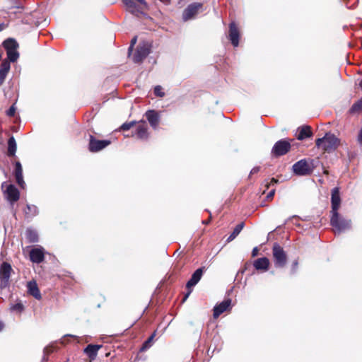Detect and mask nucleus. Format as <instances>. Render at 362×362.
Listing matches in <instances>:
<instances>
[{
	"mask_svg": "<svg viewBox=\"0 0 362 362\" xmlns=\"http://www.w3.org/2000/svg\"><path fill=\"white\" fill-rule=\"evenodd\" d=\"M10 309H11V311H16V312H18V313H21L23 310V309H24V306H23V305L21 302H19V303H16L14 305H12L11 306Z\"/></svg>",
	"mask_w": 362,
	"mask_h": 362,
	"instance_id": "nucleus-33",
	"label": "nucleus"
},
{
	"mask_svg": "<svg viewBox=\"0 0 362 362\" xmlns=\"http://www.w3.org/2000/svg\"><path fill=\"white\" fill-rule=\"evenodd\" d=\"M315 168L313 159H301L293 164L292 169L293 173L299 176H305L311 174Z\"/></svg>",
	"mask_w": 362,
	"mask_h": 362,
	"instance_id": "nucleus-2",
	"label": "nucleus"
},
{
	"mask_svg": "<svg viewBox=\"0 0 362 362\" xmlns=\"http://www.w3.org/2000/svg\"><path fill=\"white\" fill-rule=\"evenodd\" d=\"M54 351V348L52 346H47L44 349V356L43 361H47L48 359L47 356L50 353Z\"/></svg>",
	"mask_w": 362,
	"mask_h": 362,
	"instance_id": "nucleus-34",
	"label": "nucleus"
},
{
	"mask_svg": "<svg viewBox=\"0 0 362 362\" xmlns=\"http://www.w3.org/2000/svg\"><path fill=\"white\" fill-rule=\"evenodd\" d=\"M358 142L362 144V129H361L358 136Z\"/></svg>",
	"mask_w": 362,
	"mask_h": 362,
	"instance_id": "nucleus-44",
	"label": "nucleus"
},
{
	"mask_svg": "<svg viewBox=\"0 0 362 362\" xmlns=\"http://www.w3.org/2000/svg\"><path fill=\"white\" fill-rule=\"evenodd\" d=\"M154 93L156 95L159 96V97H163L165 95L164 92L162 90L161 86H157L155 87Z\"/></svg>",
	"mask_w": 362,
	"mask_h": 362,
	"instance_id": "nucleus-38",
	"label": "nucleus"
},
{
	"mask_svg": "<svg viewBox=\"0 0 362 362\" xmlns=\"http://www.w3.org/2000/svg\"><path fill=\"white\" fill-rule=\"evenodd\" d=\"M38 213V210L36 206L35 205H27L26 209L25 210V214L27 217H33L35 216Z\"/></svg>",
	"mask_w": 362,
	"mask_h": 362,
	"instance_id": "nucleus-29",
	"label": "nucleus"
},
{
	"mask_svg": "<svg viewBox=\"0 0 362 362\" xmlns=\"http://www.w3.org/2000/svg\"><path fill=\"white\" fill-rule=\"evenodd\" d=\"M6 197L7 199L11 203L16 202L18 200L19 192L18 189L13 185H9L7 186Z\"/></svg>",
	"mask_w": 362,
	"mask_h": 362,
	"instance_id": "nucleus-16",
	"label": "nucleus"
},
{
	"mask_svg": "<svg viewBox=\"0 0 362 362\" xmlns=\"http://www.w3.org/2000/svg\"><path fill=\"white\" fill-rule=\"evenodd\" d=\"M202 11L203 4L202 3L194 2L190 4L182 13V20L185 22L192 20Z\"/></svg>",
	"mask_w": 362,
	"mask_h": 362,
	"instance_id": "nucleus-4",
	"label": "nucleus"
},
{
	"mask_svg": "<svg viewBox=\"0 0 362 362\" xmlns=\"http://www.w3.org/2000/svg\"><path fill=\"white\" fill-rule=\"evenodd\" d=\"M151 45L147 42L140 44L133 57V60L136 63L142 62L150 53Z\"/></svg>",
	"mask_w": 362,
	"mask_h": 362,
	"instance_id": "nucleus-7",
	"label": "nucleus"
},
{
	"mask_svg": "<svg viewBox=\"0 0 362 362\" xmlns=\"http://www.w3.org/2000/svg\"><path fill=\"white\" fill-rule=\"evenodd\" d=\"M330 223L334 228L335 233L344 232L351 227V221L340 216L338 212L336 217L334 214H332Z\"/></svg>",
	"mask_w": 362,
	"mask_h": 362,
	"instance_id": "nucleus-3",
	"label": "nucleus"
},
{
	"mask_svg": "<svg viewBox=\"0 0 362 362\" xmlns=\"http://www.w3.org/2000/svg\"><path fill=\"white\" fill-rule=\"evenodd\" d=\"M16 142L13 136L9 138L8 141V154L13 156L16 152Z\"/></svg>",
	"mask_w": 362,
	"mask_h": 362,
	"instance_id": "nucleus-26",
	"label": "nucleus"
},
{
	"mask_svg": "<svg viewBox=\"0 0 362 362\" xmlns=\"http://www.w3.org/2000/svg\"><path fill=\"white\" fill-rule=\"evenodd\" d=\"M110 144L109 140H97L93 136H90L89 150L91 152H98L105 148Z\"/></svg>",
	"mask_w": 362,
	"mask_h": 362,
	"instance_id": "nucleus-10",
	"label": "nucleus"
},
{
	"mask_svg": "<svg viewBox=\"0 0 362 362\" xmlns=\"http://www.w3.org/2000/svg\"><path fill=\"white\" fill-rule=\"evenodd\" d=\"M273 257L275 265L278 267H283L286 262V255L283 248L278 244H274L272 248Z\"/></svg>",
	"mask_w": 362,
	"mask_h": 362,
	"instance_id": "nucleus-6",
	"label": "nucleus"
},
{
	"mask_svg": "<svg viewBox=\"0 0 362 362\" xmlns=\"http://www.w3.org/2000/svg\"><path fill=\"white\" fill-rule=\"evenodd\" d=\"M134 124L135 122H126L124 123L120 128L124 131H127L131 129Z\"/></svg>",
	"mask_w": 362,
	"mask_h": 362,
	"instance_id": "nucleus-36",
	"label": "nucleus"
},
{
	"mask_svg": "<svg viewBox=\"0 0 362 362\" xmlns=\"http://www.w3.org/2000/svg\"><path fill=\"white\" fill-rule=\"evenodd\" d=\"M25 235L27 239L30 243H35L38 240V235L37 233L31 228H28L25 231Z\"/></svg>",
	"mask_w": 362,
	"mask_h": 362,
	"instance_id": "nucleus-27",
	"label": "nucleus"
},
{
	"mask_svg": "<svg viewBox=\"0 0 362 362\" xmlns=\"http://www.w3.org/2000/svg\"><path fill=\"white\" fill-rule=\"evenodd\" d=\"M136 41H137L136 37H134V38L132 39L130 46L129 47V54L131 52H132L133 47H134V45L136 43Z\"/></svg>",
	"mask_w": 362,
	"mask_h": 362,
	"instance_id": "nucleus-40",
	"label": "nucleus"
},
{
	"mask_svg": "<svg viewBox=\"0 0 362 362\" xmlns=\"http://www.w3.org/2000/svg\"><path fill=\"white\" fill-rule=\"evenodd\" d=\"M156 335V333L153 332L149 337L148 339L144 343L142 347H141V350L144 351V350H146L148 348L151 347V343H152V341Z\"/></svg>",
	"mask_w": 362,
	"mask_h": 362,
	"instance_id": "nucleus-32",
	"label": "nucleus"
},
{
	"mask_svg": "<svg viewBox=\"0 0 362 362\" xmlns=\"http://www.w3.org/2000/svg\"><path fill=\"white\" fill-rule=\"evenodd\" d=\"M135 134L139 139L144 140L148 139V134L147 132V124L145 122H142L138 125Z\"/></svg>",
	"mask_w": 362,
	"mask_h": 362,
	"instance_id": "nucleus-20",
	"label": "nucleus"
},
{
	"mask_svg": "<svg viewBox=\"0 0 362 362\" xmlns=\"http://www.w3.org/2000/svg\"><path fill=\"white\" fill-rule=\"evenodd\" d=\"M359 86L360 87L362 88V80L361 81V82L359 83Z\"/></svg>",
	"mask_w": 362,
	"mask_h": 362,
	"instance_id": "nucleus-49",
	"label": "nucleus"
},
{
	"mask_svg": "<svg viewBox=\"0 0 362 362\" xmlns=\"http://www.w3.org/2000/svg\"><path fill=\"white\" fill-rule=\"evenodd\" d=\"M243 226H244L243 223H240L238 224L235 226V228H234L232 233L228 238V239H227L228 242L232 241L233 239H235L236 238V236L240 233V231L243 228Z\"/></svg>",
	"mask_w": 362,
	"mask_h": 362,
	"instance_id": "nucleus-28",
	"label": "nucleus"
},
{
	"mask_svg": "<svg viewBox=\"0 0 362 362\" xmlns=\"http://www.w3.org/2000/svg\"><path fill=\"white\" fill-rule=\"evenodd\" d=\"M354 1L355 3L357 1V0H354Z\"/></svg>",
	"mask_w": 362,
	"mask_h": 362,
	"instance_id": "nucleus-51",
	"label": "nucleus"
},
{
	"mask_svg": "<svg viewBox=\"0 0 362 362\" xmlns=\"http://www.w3.org/2000/svg\"><path fill=\"white\" fill-rule=\"evenodd\" d=\"M298 265V262H293V267L296 268Z\"/></svg>",
	"mask_w": 362,
	"mask_h": 362,
	"instance_id": "nucleus-47",
	"label": "nucleus"
},
{
	"mask_svg": "<svg viewBox=\"0 0 362 362\" xmlns=\"http://www.w3.org/2000/svg\"><path fill=\"white\" fill-rule=\"evenodd\" d=\"M346 6L349 8L353 7V5H349L348 3H346Z\"/></svg>",
	"mask_w": 362,
	"mask_h": 362,
	"instance_id": "nucleus-48",
	"label": "nucleus"
},
{
	"mask_svg": "<svg viewBox=\"0 0 362 362\" xmlns=\"http://www.w3.org/2000/svg\"><path fill=\"white\" fill-rule=\"evenodd\" d=\"M331 204H332V210L331 214H334L335 217L337 216V213L341 205V197L339 193V189L338 187H334L332 190L331 194Z\"/></svg>",
	"mask_w": 362,
	"mask_h": 362,
	"instance_id": "nucleus-9",
	"label": "nucleus"
},
{
	"mask_svg": "<svg viewBox=\"0 0 362 362\" xmlns=\"http://www.w3.org/2000/svg\"><path fill=\"white\" fill-rule=\"evenodd\" d=\"M146 117L150 124V125L153 128L156 129L158 126L160 121V116L158 113L155 110H148L146 112Z\"/></svg>",
	"mask_w": 362,
	"mask_h": 362,
	"instance_id": "nucleus-15",
	"label": "nucleus"
},
{
	"mask_svg": "<svg viewBox=\"0 0 362 362\" xmlns=\"http://www.w3.org/2000/svg\"><path fill=\"white\" fill-rule=\"evenodd\" d=\"M15 177L19 186L24 187L25 182L23 178V170L20 162L17 161L15 164Z\"/></svg>",
	"mask_w": 362,
	"mask_h": 362,
	"instance_id": "nucleus-21",
	"label": "nucleus"
},
{
	"mask_svg": "<svg viewBox=\"0 0 362 362\" xmlns=\"http://www.w3.org/2000/svg\"><path fill=\"white\" fill-rule=\"evenodd\" d=\"M361 110H362V98L352 105L350 112L355 113Z\"/></svg>",
	"mask_w": 362,
	"mask_h": 362,
	"instance_id": "nucleus-31",
	"label": "nucleus"
},
{
	"mask_svg": "<svg viewBox=\"0 0 362 362\" xmlns=\"http://www.w3.org/2000/svg\"><path fill=\"white\" fill-rule=\"evenodd\" d=\"M28 293L35 298L37 300L41 298L40 292L37 288V284L35 281H30L28 283Z\"/></svg>",
	"mask_w": 362,
	"mask_h": 362,
	"instance_id": "nucleus-24",
	"label": "nucleus"
},
{
	"mask_svg": "<svg viewBox=\"0 0 362 362\" xmlns=\"http://www.w3.org/2000/svg\"><path fill=\"white\" fill-rule=\"evenodd\" d=\"M290 148V142L287 140L281 139L275 143L272 148V153L276 156H280L286 154Z\"/></svg>",
	"mask_w": 362,
	"mask_h": 362,
	"instance_id": "nucleus-8",
	"label": "nucleus"
},
{
	"mask_svg": "<svg viewBox=\"0 0 362 362\" xmlns=\"http://www.w3.org/2000/svg\"><path fill=\"white\" fill-rule=\"evenodd\" d=\"M204 273V268L197 269L192 275L190 279L187 283V289L194 286L201 279Z\"/></svg>",
	"mask_w": 362,
	"mask_h": 362,
	"instance_id": "nucleus-14",
	"label": "nucleus"
},
{
	"mask_svg": "<svg viewBox=\"0 0 362 362\" xmlns=\"http://www.w3.org/2000/svg\"><path fill=\"white\" fill-rule=\"evenodd\" d=\"M264 182L266 189H269L271 186H274L276 184H277L278 180L273 177L271 179L269 182L266 180L264 181Z\"/></svg>",
	"mask_w": 362,
	"mask_h": 362,
	"instance_id": "nucleus-37",
	"label": "nucleus"
},
{
	"mask_svg": "<svg viewBox=\"0 0 362 362\" xmlns=\"http://www.w3.org/2000/svg\"><path fill=\"white\" fill-rule=\"evenodd\" d=\"M12 268L7 262H3L0 268V288L4 289L8 286L9 279Z\"/></svg>",
	"mask_w": 362,
	"mask_h": 362,
	"instance_id": "nucleus-5",
	"label": "nucleus"
},
{
	"mask_svg": "<svg viewBox=\"0 0 362 362\" xmlns=\"http://www.w3.org/2000/svg\"><path fill=\"white\" fill-rule=\"evenodd\" d=\"M101 347L102 345L89 344L84 349V352L91 360H93L95 358L98 351Z\"/></svg>",
	"mask_w": 362,
	"mask_h": 362,
	"instance_id": "nucleus-22",
	"label": "nucleus"
},
{
	"mask_svg": "<svg viewBox=\"0 0 362 362\" xmlns=\"http://www.w3.org/2000/svg\"><path fill=\"white\" fill-rule=\"evenodd\" d=\"M260 170V168L259 166H256V167H254L251 171H250V174H255L257 173H258Z\"/></svg>",
	"mask_w": 362,
	"mask_h": 362,
	"instance_id": "nucleus-42",
	"label": "nucleus"
},
{
	"mask_svg": "<svg viewBox=\"0 0 362 362\" xmlns=\"http://www.w3.org/2000/svg\"><path fill=\"white\" fill-rule=\"evenodd\" d=\"M11 65L8 60H4L0 65V86L3 84L10 70Z\"/></svg>",
	"mask_w": 362,
	"mask_h": 362,
	"instance_id": "nucleus-19",
	"label": "nucleus"
},
{
	"mask_svg": "<svg viewBox=\"0 0 362 362\" xmlns=\"http://www.w3.org/2000/svg\"><path fill=\"white\" fill-rule=\"evenodd\" d=\"M203 223H204V224H208V223H209V221H203Z\"/></svg>",
	"mask_w": 362,
	"mask_h": 362,
	"instance_id": "nucleus-50",
	"label": "nucleus"
},
{
	"mask_svg": "<svg viewBox=\"0 0 362 362\" xmlns=\"http://www.w3.org/2000/svg\"><path fill=\"white\" fill-rule=\"evenodd\" d=\"M275 194V188H273L267 195V199H272Z\"/></svg>",
	"mask_w": 362,
	"mask_h": 362,
	"instance_id": "nucleus-41",
	"label": "nucleus"
},
{
	"mask_svg": "<svg viewBox=\"0 0 362 362\" xmlns=\"http://www.w3.org/2000/svg\"><path fill=\"white\" fill-rule=\"evenodd\" d=\"M8 61L10 62H15L19 57V53L17 49L6 51Z\"/></svg>",
	"mask_w": 362,
	"mask_h": 362,
	"instance_id": "nucleus-30",
	"label": "nucleus"
},
{
	"mask_svg": "<svg viewBox=\"0 0 362 362\" xmlns=\"http://www.w3.org/2000/svg\"><path fill=\"white\" fill-rule=\"evenodd\" d=\"M45 250L42 247L33 248L30 252V260L34 263H41L44 260Z\"/></svg>",
	"mask_w": 362,
	"mask_h": 362,
	"instance_id": "nucleus-11",
	"label": "nucleus"
},
{
	"mask_svg": "<svg viewBox=\"0 0 362 362\" xmlns=\"http://www.w3.org/2000/svg\"><path fill=\"white\" fill-rule=\"evenodd\" d=\"M4 328V324L2 322H0V331H1Z\"/></svg>",
	"mask_w": 362,
	"mask_h": 362,
	"instance_id": "nucleus-46",
	"label": "nucleus"
},
{
	"mask_svg": "<svg viewBox=\"0 0 362 362\" xmlns=\"http://www.w3.org/2000/svg\"><path fill=\"white\" fill-rule=\"evenodd\" d=\"M298 134L296 137L298 140H303L312 136V132L309 126H303L298 129Z\"/></svg>",
	"mask_w": 362,
	"mask_h": 362,
	"instance_id": "nucleus-23",
	"label": "nucleus"
},
{
	"mask_svg": "<svg viewBox=\"0 0 362 362\" xmlns=\"http://www.w3.org/2000/svg\"><path fill=\"white\" fill-rule=\"evenodd\" d=\"M239 37V30L235 23L234 22H232L229 25V39L234 47L238 46Z\"/></svg>",
	"mask_w": 362,
	"mask_h": 362,
	"instance_id": "nucleus-12",
	"label": "nucleus"
},
{
	"mask_svg": "<svg viewBox=\"0 0 362 362\" xmlns=\"http://www.w3.org/2000/svg\"><path fill=\"white\" fill-rule=\"evenodd\" d=\"M258 253V249L257 247H254L252 251V257H255Z\"/></svg>",
	"mask_w": 362,
	"mask_h": 362,
	"instance_id": "nucleus-43",
	"label": "nucleus"
},
{
	"mask_svg": "<svg viewBox=\"0 0 362 362\" xmlns=\"http://www.w3.org/2000/svg\"><path fill=\"white\" fill-rule=\"evenodd\" d=\"M188 292L185 294L184 298H183V301L186 300V299L189 297V296L190 295L191 292H192V290L189 288L188 289Z\"/></svg>",
	"mask_w": 362,
	"mask_h": 362,
	"instance_id": "nucleus-45",
	"label": "nucleus"
},
{
	"mask_svg": "<svg viewBox=\"0 0 362 362\" xmlns=\"http://www.w3.org/2000/svg\"><path fill=\"white\" fill-rule=\"evenodd\" d=\"M315 144L317 147L322 148L323 151L331 152L339 146L340 140L334 134L326 133L323 137L317 139Z\"/></svg>",
	"mask_w": 362,
	"mask_h": 362,
	"instance_id": "nucleus-1",
	"label": "nucleus"
},
{
	"mask_svg": "<svg viewBox=\"0 0 362 362\" xmlns=\"http://www.w3.org/2000/svg\"><path fill=\"white\" fill-rule=\"evenodd\" d=\"M3 46L6 51L17 49L18 47V42L12 38H8L3 42Z\"/></svg>",
	"mask_w": 362,
	"mask_h": 362,
	"instance_id": "nucleus-25",
	"label": "nucleus"
},
{
	"mask_svg": "<svg viewBox=\"0 0 362 362\" xmlns=\"http://www.w3.org/2000/svg\"><path fill=\"white\" fill-rule=\"evenodd\" d=\"M16 112V107L14 105H11V107L7 110L6 114L9 117H13Z\"/></svg>",
	"mask_w": 362,
	"mask_h": 362,
	"instance_id": "nucleus-39",
	"label": "nucleus"
},
{
	"mask_svg": "<svg viewBox=\"0 0 362 362\" xmlns=\"http://www.w3.org/2000/svg\"><path fill=\"white\" fill-rule=\"evenodd\" d=\"M9 2L12 4L11 8H16L21 10H23V6L22 4L18 2V0H8Z\"/></svg>",
	"mask_w": 362,
	"mask_h": 362,
	"instance_id": "nucleus-35",
	"label": "nucleus"
},
{
	"mask_svg": "<svg viewBox=\"0 0 362 362\" xmlns=\"http://www.w3.org/2000/svg\"><path fill=\"white\" fill-rule=\"evenodd\" d=\"M124 4L126 6L127 9L134 15L141 13V8L133 0H122Z\"/></svg>",
	"mask_w": 362,
	"mask_h": 362,
	"instance_id": "nucleus-17",
	"label": "nucleus"
},
{
	"mask_svg": "<svg viewBox=\"0 0 362 362\" xmlns=\"http://www.w3.org/2000/svg\"><path fill=\"white\" fill-rule=\"evenodd\" d=\"M230 303L231 300L230 299H227L216 305L214 308V317L217 318L223 312L226 311L229 308Z\"/></svg>",
	"mask_w": 362,
	"mask_h": 362,
	"instance_id": "nucleus-13",
	"label": "nucleus"
},
{
	"mask_svg": "<svg viewBox=\"0 0 362 362\" xmlns=\"http://www.w3.org/2000/svg\"><path fill=\"white\" fill-rule=\"evenodd\" d=\"M253 266L257 270L266 272L269 269V260L267 257L258 258L254 262Z\"/></svg>",
	"mask_w": 362,
	"mask_h": 362,
	"instance_id": "nucleus-18",
	"label": "nucleus"
}]
</instances>
